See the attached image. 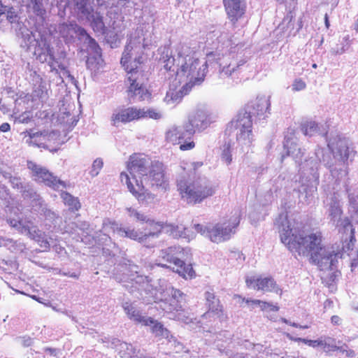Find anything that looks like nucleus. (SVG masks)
Segmentation results:
<instances>
[{
    "label": "nucleus",
    "mask_w": 358,
    "mask_h": 358,
    "mask_svg": "<svg viewBox=\"0 0 358 358\" xmlns=\"http://www.w3.org/2000/svg\"><path fill=\"white\" fill-rule=\"evenodd\" d=\"M123 309L130 320L135 321L137 323H141L145 326H150L154 323V319L152 317H147L143 316L140 311L136 309L132 304L129 303H125L122 306Z\"/></svg>",
    "instance_id": "obj_22"
},
{
    "label": "nucleus",
    "mask_w": 358,
    "mask_h": 358,
    "mask_svg": "<svg viewBox=\"0 0 358 358\" xmlns=\"http://www.w3.org/2000/svg\"><path fill=\"white\" fill-rule=\"evenodd\" d=\"M270 97L265 95L258 96L255 100L249 103L243 109L252 118L255 116L259 119H265L269 113Z\"/></svg>",
    "instance_id": "obj_15"
},
{
    "label": "nucleus",
    "mask_w": 358,
    "mask_h": 358,
    "mask_svg": "<svg viewBox=\"0 0 358 358\" xmlns=\"http://www.w3.org/2000/svg\"><path fill=\"white\" fill-rule=\"evenodd\" d=\"M313 68H316V67H317V65H316L315 64H314L313 65Z\"/></svg>",
    "instance_id": "obj_62"
},
{
    "label": "nucleus",
    "mask_w": 358,
    "mask_h": 358,
    "mask_svg": "<svg viewBox=\"0 0 358 358\" xmlns=\"http://www.w3.org/2000/svg\"><path fill=\"white\" fill-rule=\"evenodd\" d=\"M166 226L164 222H156L154 220L149 219L143 227L146 240L150 237L158 236Z\"/></svg>",
    "instance_id": "obj_25"
},
{
    "label": "nucleus",
    "mask_w": 358,
    "mask_h": 358,
    "mask_svg": "<svg viewBox=\"0 0 358 358\" xmlns=\"http://www.w3.org/2000/svg\"><path fill=\"white\" fill-rule=\"evenodd\" d=\"M285 21H288V23H290L291 21H292V17H289V16H287L286 17H285L284 19V22Z\"/></svg>",
    "instance_id": "obj_57"
},
{
    "label": "nucleus",
    "mask_w": 358,
    "mask_h": 358,
    "mask_svg": "<svg viewBox=\"0 0 358 358\" xmlns=\"http://www.w3.org/2000/svg\"><path fill=\"white\" fill-rule=\"evenodd\" d=\"M299 128V131L303 134H309L313 133L319 134H327L326 125L324 124H319L313 120L302 122Z\"/></svg>",
    "instance_id": "obj_24"
},
{
    "label": "nucleus",
    "mask_w": 358,
    "mask_h": 358,
    "mask_svg": "<svg viewBox=\"0 0 358 358\" xmlns=\"http://www.w3.org/2000/svg\"><path fill=\"white\" fill-rule=\"evenodd\" d=\"M348 224L349 225L352 226V225H351L350 222H348Z\"/></svg>",
    "instance_id": "obj_63"
},
{
    "label": "nucleus",
    "mask_w": 358,
    "mask_h": 358,
    "mask_svg": "<svg viewBox=\"0 0 358 358\" xmlns=\"http://www.w3.org/2000/svg\"><path fill=\"white\" fill-rule=\"evenodd\" d=\"M148 177L152 186H156L163 189L168 188L169 179L166 174V168L162 162H153Z\"/></svg>",
    "instance_id": "obj_16"
},
{
    "label": "nucleus",
    "mask_w": 358,
    "mask_h": 358,
    "mask_svg": "<svg viewBox=\"0 0 358 358\" xmlns=\"http://www.w3.org/2000/svg\"><path fill=\"white\" fill-rule=\"evenodd\" d=\"M129 215L130 217L136 219V221H139L142 223H146L149 218L143 214L140 213L134 208H128Z\"/></svg>",
    "instance_id": "obj_38"
},
{
    "label": "nucleus",
    "mask_w": 358,
    "mask_h": 358,
    "mask_svg": "<svg viewBox=\"0 0 358 358\" xmlns=\"http://www.w3.org/2000/svg\"><path fill=\"white\" fill-rule=\"evenodd\" d=\"M237 297L242 299L243 301H245L246 303H252L253 305H258L259 306L261 303V300L259 299H245L242 298L241 296H237Z\"/></svg>",
    "instance_id": "obj_45"
},
{
    "label": "nucleus",
    "mask_w": 358,
    "mask_h": 358,
    "mask_svg": "<svg viewBox=\"0 0 358 358\" xmlns=\"http://www.w3.org/2000/svg\"><path fill=\"white\" fill-rule=\"evenodd\" d=\"M259 306L261 310L262 311L270 310L271 311L277 312L279 310L278 306L274 305L273 303L264 301H261V303Z\"/></svg>",
    "instance_id": "obj_41"
},
{
    "label": "nucleus",
    "mask_w": 358,
    "mask_h": 358,
    "mask_svg": "<svg viewBox=\"0 0 358 358\" xmlns=\"http://www.w3.org/2000/svg\"><path fill=\"white\" fill-rule=\"evenodd\" d=\"M324 22H325L326 27L328 29L329 27L330 24H329L328 15L327 13L324 15Z\"/></svg>",
    "instance_id": "obj_52"
},
{
    "label": "nucleus",
    "mask_w": 358,
    "mask_h": 358,
    "mask_svg": "<svg viewBox=\"0 0 358 358\" xmlns=\"http://www.w3.org/2000/svg\"><path fill=\"white\" fill-rule=\"evenodd\" d=\"M343 213L341 206L337 203H334L330 206V216L335 218H340Z\"/></svg>",
    "instance_id": "obj_40"
},
{
    "label": "nucleus",
    "mask_w": 358,
    "mask_h": 358,
    "mask_svg": "<svg viewBox=\"0 0 358 358\" xmlns=\"http://www.w3.org/2000/svg\"><path fill=\"white\" fill-rule=\"evenodd\" d=\"M103 166V160L101 158L96 159L92 164L90 174L92 177L96 176Z\"/></svg>",
    "instance_id": "obj_39"
},
{
    "label": "nucleus",
    "mask_w": 358,
    "mask_h": 358,
    "mask_svg": "<svg viewBox=\"0 0 358 358\" xmlns=\"http://www.w3.org/2000/svg\"><path fill=\"white\" fill-rule=\"evenodd\" d=\"M222 158L227 164H231L232 161V157L229 147L226 148L222 152Z\"/></svg>",
    "instance_id": "obj_44"
},
{
    "label": "nucleus",
    "mask_w": 358,
    "mask_h": 358,
    "mask_svg": "<svg viewBox=\"0 0 358 358\" xmlns=\"http://www.w3.org/2000/svg\"><path fill=\"white\" fill-rule=\"evenodd\" d=\"M229 17L234 22H236L245 12L243 0H223Z\"/></svg>",
    "instance_id": "obj_20"
},
{
    "label": "nucleus",
    "mask_w": 358,
    "mask_h": 358,
    "mask_svg": "<svg viewBox=\"0 0 358 358\" xmlns=\"http://www.w3.org/2000/svg\"><path fill=\"white\" fill-rule=\"evenodd\" d=\"M342 320L338 315H333L331 317V322L334 325H340Z\"/></svg>",
    "instance_id": "obj_47"
},
{
    "label": "nucleus",
    "mask_w": 358,
    "mask_h": 358,
    "mask_svg": "<svg viewBox=\"0 0 358 358\" xmlns=\"http://www.w3.org/2000/svg\"><path fill=\"white\" fill-rule=\"evenodd\" d=\"M141 108L136 107H129L127 108L121 109L117 112H115L112 116V122L113 125H117L119 122H129L133 120L141 119Z\"/></svg>",
    "instance_id": "obj_19"
},
{
    "label": "nucleus",
    "mask_w": 358,
    "mask_h": 358,
    "mask_svg": "<svg viewBox=\"0 0 358 358\" xmlns=\"http://www.w3.org/2000/svg\"><path fill=\"white\" fill-rule=\"evenodd\" d=\"M33 95L42 102L46 101L48 97V85L41 79L39 84L35 87L33 91Z\"/></svg>",
    "instance_id": "obj_30"
},
{
    "label": "nucleus",
    "mask_w": 358,
    "mask_h": 358,
    "mask_svg": "<svg viewBox=\"0 0 358 358\" xmlns=\"http://www.w3.org/2000/svg\"><path fill=\"white\" fill-rule=\"evenodd\" d=\"M66 5L73 9L80 20L88 22L94 31L104 34L107 28L103 22V17L94 11L89 0H67Z\"/></svg>",
    "instance_id": "obj_9"
},
{
    "label": "nucleus",
    "mask_w": 358,
    "mask_h": 358,
    "mask_svg": "<svg viewBox=\"0 0 358 358\" xmlns=\"http://www.w3.org/2000/svg\"><path fill=\"white\" fill-rule=\"evenodd\" d=\"M184 249L180 246H171L162 249L159 252L157 265L162 268H169L168 264H173L176 269L175 271L180 276L185 279L195 278L196 273L192 264H186L180 257Z\"/></svg>",
    "instance_id": "obj_7"
},
{
    "label": "nucleus",
    "mask_w": 358,
    "mask_h": 358,
    "mask_svg": "<svg viewBox=\"0 0 358 358\" xmlns=\"http://www.w3.org/2000/svg\"><path fill=\"white\" fill-rule=\"evenodd\" d=\"M217 40H218V43H221L222 42L223 44L224 43V42L222 41V38H221V37H218Z\"/></svg>",
    "instance_id": "obj_59"
},
{
    "label": "nucleus",
    "mask_w": 358,
    "mask_h": 358,
    "mask_svg": "<svg viewBox=\"0 0 358 358\" xmlns=\"http://www.w3.org/2000/svg\"><path fill=\"white\" fill-rule=\"evenodd\" d=\"M150 325H152V324ZM152 331L153 333H155L157 336L168 337L169 334V331L164 327L162 323L155 320L152 324Z\"/></svg>",
    "instance_id": "obj_36"
},
{
    "label": "nucleus",
    "mask_w": 358,
    "mask_h": 358,
    "mask_svg": "<svg viewBox=\"0 0 358 358\" xmlns=\"http://www.w3.org/2000/svg\"><path fill=\"white\" fill-rule=\"evenodd\" d=\"M205 297L208 307V311H210L216 315H221L223 313V307L218 298L216 297L215 294L212 292H206Z\"/></svg>",
    "instance_id": "obj_28"
},
{
    "label": "nucleus",
    "mask_w": 358,
    "mask_h": 358,
    "mask_svg": "<svg viewBox=\"0 0 358 358\" xmlns=\"http://www.w3.org/2000/svg\"><path fill=\"white\" fill-rule=\"evenodd\" d=\"M252 131V122L247 112L243 110L234 117L226 127V134H245Z\"/></svg>",
    "instance_id": "obj_11"
},
{
    "label": "nucleus",
    "mask_w": 358,
    "mask_h": 358,
    "mask_svg": "<svg viewBox=\"0 0 358 358\" xmlns=\"http://www.w3.org/2000/svg\"><path fill=\"white\" fill-rule=\"evenodd\" d=\"M97 3L99 5H101V6L103 5V2L99 1V0H97Z\"/></svg>",
    "instance_id": "obj_60"
},
{
    "label": "nucleus",
    "mask_w": 358,
    "mask_h": 358,
    "mask_svg": "<svg viewBox=\"0 0 358 358\" xmlns=\"http://www.w3.org/2000/svg\"><path fill=\"white\" fill-rule=\"evenodd\" d=\"M355 241V229H351V236H350V242L353 244V243Z\"/></svg>",
    "instance_id": "obj_51"
},
{
    "label": "nucleus",
    "mask_w": 358,
    "mask_h": 358,
    "mask_svg": "<svg viewBox=\"0 0 358 358\" xmlns=\"http://www.w3.org/2000/svg\"><path fill=\"white\" fill-rule=\"evenodd\" d=\"M141 112L143 113V114L141 115V119L151 118L154 120H159L162 117V113L157 109L143 108H141Z\"/></svg>",
    "instance_id": "obj_34"
},
{
    "label": "nucleus",
    "mask_w": 358,
    "mask_h": 358,
    "mask_svg": "<svg viewBox=\"0 0 358 358\" xmlns=\"http://www.w3.org/2000/svg\"><path fill=\"white\" fill-rule=\"evenodd\" d=\"M245 284L248 287L263 292H273L280 296L282 294V290L277 285L275 280L271 277L250 276L245 278Z\"/></svg>",
    "instance_id": "obj_12"
},
{
    "label": "nucleus",
    "mask_w": 358,
    "mask_h": 358,
    "mask_svg": "<svg viewBox=\"0 0 358 358\" xmlns=\"http://www.w3.org/2000/svg\"><path fill=\"white\" fill-rule=\"evenodd\" d=\"M60 196L62 199L64 204L69 206V210L71 211H77L80 207V203L78 198L73 196L67 192H62Z\"/></svg>",
    "instance_id": "obj_29"
},
{
    "label": "nucleus",
    "mask_w": 358,
    "mask_h": 358,
    "mask_svg": "<svg viewBox=\"0 0 358 358\" xmlns=\"http://www.w3.org/2000/svg\"><path fill=\"white\" fill-rule=\"evenodd\" d=\"M129 2V0H119L117 2L118 5L124 6L126 3Z\"/></svg>",
    "instance_id": "obj_54"
},
{
    "label": "nucleus",
    "mask_w": 358,
    "mask_h": 358,
    "mask_svg": "<svg viewBox=\"0 0 358 358\" xmlns=\"http://www.w3.org/2000/svg\"><path fill=\"white\" fill-rule=\"evenodd\" d=\"M21 39L20 46L27 51L32 52L36 58L41 63L53 65L55 57L52 50L47 42L45 36L37 30L31 31L26 27H21L17 33Z\"/></svg>",
    "instance_id": "obj_5"
},
{
    "label": "nucleus",
    "mask_w": 358,
    "mask_h": 358,
    "mask_svg": "<svg viewBox=\"0 0 358 358\" xmlns=\"http://www.w3.org/2000/svg\"><path fill=\"white\" fill-rule=\"evenodd\" d=\"M159 61L166 71L176 73L180 83H184L180 92L187 94L195 85H200L208 72V61H201L191 48L185 44L176 45L172 54L169 47L159 49Z\"/></svg>",
    "instance_id": "obj_1"
},
{
    "label": "nucleus",
    "mask_w": 358,
    "mask_h": 358,
    "mask_svg": "<svg viewBox=\"0 0 358 358\" xmlns=\"http://www.w3.org/2000/svg\"><path fill=\"white\" fill-rule=\"evenodd\" d=\"M213 55V52H210V53H208L207 54V57H208V61L210 60V57Z\"/></svg>",
    "instance_id": "obj_58"
},
{
    "label": "nucleus",
    "mask_w": 358,
    "mask_h": 358,
    "mask_svg": "<svg viewBox=\"0 0 358 358\" xmlns=\"http://www.w3.org/2000/svg\"><path fill=\"white\" fill-rule=\"evenodd\" d=\"M212 122L211 115L208 111L199 109L189 117L188 121L182 127H176L174 131L176 134L201 133L210 125Z\"/></svg>",
    "instance_id": "obj_10"
},
{
    "label": "nucleus",
    "mask_w": 358,
    "mask_h": 358,
    "mask_svg": "<svg viewBox=\"0 0 358 358\" xmlns=\"http://www.w3.org/2000/svg\"><path fill=\"white\" fill-rule=\"evenodd\" d=\"M246 61L241 59L238 62L234 61L228 65L224 66L220 70L221 77H231L233 79L238 78V74L243 69Z\"/></svg>",
    "instance_id": "obj_23"
},
{
    "label": "nucleus",
    "mask_w": 358,
    "mask_h": 358,
    "mask_svg": "<svg viewBox=\"0 0 358 358\" xmlns=\"http://www.w3.org/2000/svg\"><path fill=\"white\" fill-rule=\"evenodd\" d=\"M286 224L280 223V240L292 253L304 257L309 255L310 262L323 270L334 264L339 258V254L335 251L327 250L324 243V237L320 231H311L305 236L292 233V229L285 216Z\"/></svg>",
    "instance_id": "obj_2"
},
{
    "label": "nucleus",
    "mask_w": 358,
    "mask_h": 358,
    "mask_svg": "<svg viewBox=\"0 0 358 358\" xmlns=\"http://www.w3.org/2000/svg\"><path fill=\"white\" fill-rule=\"evenodd\" d=\"M327 340H329V341H331L332 343L331 344L327 343L324 341V345H322V347L325 352H329L339 351L341 352H344L343 346H337L336 345L334 344L335 339L329 337V338H327Z\"/></svg>",
    "instance_id": "obj_37"
},
{
    "label": "nucleus",
    "mask_w": 358,
    "mask_h": 358,
    "mask_svg": "<svg viewBox=\"0 0 358 358\" xmlns=\"http://www.w3.org/2000/svg\"><path fill=\"white\" fill-rule=\"evenodd\" d=\"M2 99L0 98V110H4L6 109V107L3 104H2Z\"/></svg>",
    "instance_id": "obj_55"
},
{
    "label": "nucleus",
    "mask_w": 358,
    "mask_h": 358,
    "mask_svg": "<svg viewBox=\"0 0 358 358\" xmlns=\"http://www.w3.org/2000/svg\"><path fill=\"white\" fill-rule=\"evenodd\" d=\"M57 31L66 43H72L76 38L80 40L83 35L82 31H85V29L76 22H64L58 25Z\"/></svg>",
    "instance_id": "obj_18"
},
{
    "label": "nucleus",
    "mask_w": 358,
    "mask_h": 358,
    "mask_svg": "<svg viewBox=\"0 0 358 358\" xmlns=\"http://www.w3.org/2000/svg\"><path fill=\"white\" fill-rule=\"evenodd\" d=\"M178 3H180L182 0H176Z\"/></svg>",
    "instance_id": "obj_64"
},
{
    "label": "nucleus",
    "mask_w": 358,
    "mask_h": 358,
    "mask_svg": "<svg viewBox=\"0 0 358 358\" xmlns=\"http://www.w3.org/2000/svg\"><path fill=\"white\" fill-rule=\"evenodd\" d=\"M149 164V159L143 154L134 153L130 156L127 163V169L132 175L131 179L126 173H121L120 180L125 182L129 192L140 201L152 198L151 194L145 189L142 181L136 179V174L138 176H147V168Z\"/></svg>",
    "instance_id": "obj_4"
},
{
    "label": "nucleus",
    "mask_w": 358,
    "mask_h": 358,
    "mask_svg": "<svg viewBox=\"0 0 358 358\" xmlns=\"http://www.w3.org/2000/svg\"><path fill=\"white\" fill-rule=\"evenodd\" d=\"M281 321L283 322V323H285L287 324H289L290 325V323H292L291 322H289V320H287V319L285 318H281Z\"/></svg>",
    "instance_id": "obj_56"
},
{
    "label": "nucleus",
    "mask_w": 358,
    "mask_h": 358,
    "mask_svg": "<svg viewBox=\"0 0 358 358\" xmlns=\"http://www.w3.org/2000/svg\"><path fill=\"white\" fill-rule=\"evenodd\" d=\"M287 337L291 341H294L295 342H302L313 348L322 346L324 345V341L322 340H309L302 338H294L289 334H287Z\"/></svg>",
    "instance_id": "obj_33"
},
{
    "label": "nucleus",
    "mask_w": 358,
    "mask_h": 358,
    "mask_svg": "<svg viewBox=\"0 0 358 358\" xmlns=\"http://www.w3.org/2000/svg\"><path fill=\"white\" fill-rule=\"evenodd\" d=\"M8 224L16 229L22 234H27L31 238L39 242L43 238V233L39 230L36 226H34L32 220L28 217L20 219H8L7 220Z\"/></svg>",
    "instance_id": "obj_14"
},
{
    "label": "nucleus",
    "mask_w": 358,
    "mask_h": 358,
    "mask_svg": "<svg viewBox=\"0 0 358 358\" xmlns=\"http://www.w3.org/2000/svg\"><path fill=\"white\" fill-rule=\"evenodd\" d=\"M29 136L31 137V138H34V137H38V136H32V135H30Z\"/></svg>",
    "instance_id": "obj_61"
},
{
    "label": "nucleus",
    "mask_w": 358,
    "mask_h": 358,
    "mask_svg": "<svg viewBox=\"0 0 358 358\" xmlns=\"http://www.w3.org/2000/svg\"><path fill=\"white\" fill-rule=\"evenodd\" d=\"M240 221L241 215L237 214L229 220L222 223H217L211 227H204L199 224H194L193 227L196 231L207 236L212 242L219 243L231 238L232 234H235Z\"/></svg>",
    "instance_id": "obj_8"
},
{
    "label": "nucleus",
    "mask_w": 358,
    "mask_h": 358,
    "mask_svg": "<svg viewBox=\"0 0 358 358\" xmlns=\"http://www.w3.org/2000/svg\"><path fill=\"white\" fill-rule=\"evenodd\" d=\"M150 43L145 38H141L140 32H138L137 37L131 38L125 47L124 51L121 58V64L125 67L127 71V80L129 87L127 90L129 97H136L138 101H143L148 99L150 96V92L144 86L145 81L147 80L146 76L138 66L142 64V57L138 56L134 58L133 64H128L129 59H131L133 51L138 53L142 50L148 47Z\"/></svg>",
    "instance_id": "obj_3"
},
{
    "label": "nucleus",
    "mask_w": 358,
    "mask_h": 358,
    "mask_svg": "<svg viewBox=\"0 0 358 358\" xmlns=\"http://www.w3.org/2000/svg\"><path fill=\"white\" fill-rule=\"evenodd\" d=\"M34 13L42 19L44 18L46 10L43 7L42 0H31V6Z\"/></svg>",
    "instance_id": "obj_35"
},
{
    "label": "nucleus",
    "mask_w": 358,
    "mask_h": 358,
    "mask_svg": "<svg viewBox=\"0 0 358 358\" xmlns=\"http://www.w3.org/2000/svg\"><path fill=\"white\" fill-rule=\"evenodd\" d=\"M83 35L80 38V41H83L87 46L95 54L100 55L101 54V48H99L98 43L96 41L92 38L86 31H82Z\"/></svg>",
    "instance_id": "obj_31"
},
{
    "label": "nucleus",
    "mask_w": 358,
    "mask_h": 358,
    "mask_svg": "<svg viewBox=\"0 0 358 358\" xmlns=\"http://www.w3.org/2000/svg\"><path fill=\"white\" fill-rule=\"evenodd\" d=\"M164 299L155 301L156 303L162 302L160 307L167 313L182 311V300L185 294L179 289L171 288L164 291Z\"/></svg>",
    "instance_id": "obj_13"
},
{
    "label": "nucleus",
    "mask_w": 358,
    "mask_h": 358,
    "mask_svg": "<svg viewBox=\"0 0 358 358\" xmlns=\"http://www.w3.org/2000/svg\"><path fill=\"white\" fill-rule=\"evenodd\" d=\"M19 18L14 7L4 5L0 0V21L6 20L9 23L13 24L18 22Z\"/></svg>",
    "instance_id": "obj_26"
},
{
    "label": "nucleus",
    "mask_w": 358,
    "mask_h": 358,
    "mask_svg": "<svg viewBox=\"0 0 358 358\" xmlns=\"http://www.w3.org/2000/svg\"><path fill=\"white\" fill-rule=\"evenodd\" d=\"M338 260L334 264L323 269L322 271H324V272L321 276L322 283L329 289H331V291L336 288V284L341 276V271L334 268Z\"/></svg>",
    "instance_id": "obj_21"
},
{
    "label": "nucleus",
    "mask_w": 358,
    "mask_h": 358,
    "mask_svg": "<svg viewBox=\"0 0 358 358\" xmlns=\"http://www.w3.org/2000/svg\"><path fill=\"white\" fill-rule=\"evenodd\" d=\"M116 231L121 237L129 238L140 243H145L146 241L145 235L143 231H136L134 229H125L117 227Z\"/></svg>",
    "instance_id": "obj_27"
},
{
    "label": "nucleus",
    "mask_w": 358,
    "mask_h": 358,
    "mask_svg": "<svg viewBox=\"0 0 358 358\" xmlns=\"http://www.w3.org/2000/svg\"><path fill=\"white\" fill-rule=\"evenodd\" d=\"M332 52H334V54L335 55H337V54H343L344 52H345V50L343 48H341V50H333Z\"/></svg>",
    "instance_id": "obj_53"
},
{
    "label": "nucleus",
    "mask_w": 358,
    "mask_h": 358,
    "mask_svg": "<svg viewBox=\"0 0 358 358\" xmlns=\"http://www.w3.org/2000/svg\"><path fill=\"white\" fill-rule=\"evenodd\" d=\"M306 85L301 79H295L292 85V90L293 92H299L304 90Z\"/></svg>",
    "instance_id": "obj_42"
},
{
    "label": "nucleus",
    "mask_w": 358,
    "mask_h": 358,
    "mask_svg": "<svg viewBox=\"0 0 358 358\" xmlns=\"http://www.w3.org/2000/svg\"><path fill=\"white\" fill-rule=\"evenodd\" d=\"M324 308H330L333 306V301L330 299H327L324 303Z\"/></svg>",
    "instance_id": "obj_50"
},
{
    "label": "nucleus",
    "mask_w": 358,
    "mask_h": 358,
    "mask_svg": "<svg viewBox=\"0 0 358 358\" xmlns=\"http://www.w3.org/2000/svg\"><path fill=\"white\" fill-rule=\"evenodd\" d=\"M174 144L179 145L180 150L182 151L192 150L195 146V143L192 137L189 136L185 138V136H178Z\"/></svg>",
    "instance_id": "obj_32"
},
{
    "label": "nucleus",
    "mask_w": 358,
    "mask_h": 358,
    "mask_svg": "<svg viewBox=\"0 0 358 358\" xmlns=\"http://www.w3.org/2000/svg\"><path fill=\"white\" fill-rule=\"evenodd\" d=\"M342 346H343L344 352H345V355L348 357H354L355 356V352L353 350L349 349L347 350L348 348L347 345L343 344Z\"/></svg>",
    "instance_id": "obj_46"
},
{
    "label": "nucleus",
    "mask_w": 358,
    "mask_h": 358,
    "mask_svg": "<svg viewBox=\"0 0 358 358\" xmlns=\"http://www.w3.org/2000/svg\"><path fill=\"white\" fill-rule=\"evenodd\" d=\"M9 181L14 189H22L24 188L23 183L19 177L10 176Z\"/></svg>",
    "instance_id": "obj_43"
},
{
    "label": "nucleus",
    "mask_w": 358,
    "mask_h": 358,
    "mask_svg": "<svg viewBox=\"0 0 358 358\" xmlns=\"http://www.w3.org/2000/svg\"><path fill=\"white\" fill-rule=\"evenodd\" d=\"M28 168L32 171V175L35 180L45 184L46 186L56 189L61 181L57 177L52 176L47 169L43 168L36 164L29 162L27 163Z\"/></svg>",
    "instance_id": "obj_17"
},
{
    "label": "nucleus",
    "mask_w": 358,
    "mask_h": 358,
    "mask_svg": "<svg viewBox=\"0 0 358 358\" xmlns=\"http://www.w3.org/2000/svg\"><path fill=\"white\" fill-rule=\"evenodd\" d=\"M177 187L182 198L191 204L201 203L215 194L213 187L200 178L191 182L182 178L178 181Z\"/></svg>",
    "instance_id": "obj_6"
},
{
    "label": "nucleus",
    "mask_w": 358,
    "mask_h": 358,
    "mask_svg": "<svg viewBox=\"0 0 358 358\" xmlns=\"http://www.w3.org/2000/svg\"><path fill=\"white\" fill-rule=\"evenodd\" d=\"M290 326L293 327H296V328H300V329H308L309 327L308 325H299L296 323H290Z\"/></svg>",
    "instance_id": "obj_49"
},
{
    "label": "nucleus",
    "mask_w": 358,
    "mask_h": 358,
    "mask_svg": "<svg viewBox=\"0 0 358 358\" xmlns=\"http://www.w3.org/2000/svg\"><path fill=\"white\" fill-rule=\"evenodd\" d=\"M10 124L8 123L4 122L0 126V131L1 132H8L10 130Z\"/></svg>",
    "instance_id": "obj_48"
}]
</instances>
